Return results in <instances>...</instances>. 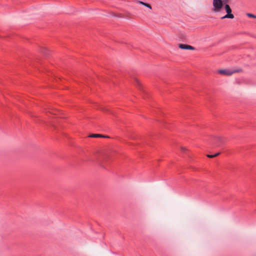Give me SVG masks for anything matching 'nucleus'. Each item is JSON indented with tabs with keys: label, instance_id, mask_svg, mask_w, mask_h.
<instances>
[{
	"label": "nucleus",
	"instance_id": "1",
	"mask_svg": "<svg viewBox=\"0 0 256 256\" xmlns=\"http://www.w3.org/2000/svg\"><path fill=\"white\" fill-rule=\"evenodd\" d=\"M222 6L223 4L222 0H213L214 10V12H219V10L222 8Z\"/></svg>",
	"mask_w": 256,
	"mask_h": 256
},
{
	"label": "nucleus",
	"instance_id": "2",
	"mask_svg": "<svg viewBox=\"0 0 256 256\" xmlns=\"http://www.w3.org/2000/svg\"><path fill=\"white\" fill-rule=\"evenodd\" d=\"M225 11L226 14H225V18H233L234 16L232 14V10L228 4H225Z\"/></svg>",
	"mask_w": 256,
	"mask_h": 256
},
{
	"label": "nucleus",
	"instance_id": "3",
	"mask_svg": "<svg viewBox=\"0 0 256 256\" xmlns=\"http://www.w3.org/2000/svg\"><path fill=\"white\" fill-rule=\"evenodd\" d=\"M240 71L238 69H234L232 70L230 69H225V75L230 76L232 74L236 72H238Z\"/></svg>",
	"mask_w": 256,
	"mask_h": 256
},
{
	"label": "nucleus",
	"instance_id": "4",
	"mask_svg": "<svg viewBox=\"0 0 256 256\" xmlns=\"http://www.w3.org/2000/svg\"><path fill=\"white\" fill-rule=\"evenodd\" d=\"M90 137L96 138H108V136H102L100 134H92L90 136Z\"/></svg>",
	"mask_w": 256,
	"mask_h": 256
},
{
	"label": "nucleus",
	"instance_id": "5",
	"mask_svg": "<svg viewBox=\"0 0 256 256\" xmlns=\"http://www.w3.org/2000/svg\"><path fill=\"white\" fill-rule=\"evenodd\" d=\"M188 46V45L186 44H179V45H178V47L180 48L183 49V50H187Z\"/></svg>",
	"mask_w": 256,
	"mask_h": 256
},
{
	"label": "nucleus",
	"instance_id": "6",
	"mask_svg": "<svg viewBox=\"0 0 256 256\" xmlns=\"http://www.w3.org/2000/svg\"><path fill=\"white\" fill-rule=\"evenodd\" d=\"M140 4H142V5L149 8L150 9H152V6L144 2H142L140 1Z\"/></svg>",
	"mask_w": 256,
	"mask_h": 256
},
{
	"label": "nucleus",
	"instance_id": "7",
	"mask_svg": "<svg viewBox=\"0 0 256 256\" xmlns=\"http://www.w3.org/2000/svg\"><path fill=\"white\" fill-rule=\"evenodd\" d=\"M40 52L46 55L48 54V50L46 48H42Z\"/></svg>",
	"mask_w": 256,
	"mask_h": 256
},
{
	"label": "nucleus",
	"instance_id": "8",
	"mask_svg": "<svg viewBox=\"0 0 256 256\" xmlns=\"http://www.w3.org/2000/svg\"><path fill=\"white\" fill-rule=\"evenodd\" d=\"M219 154H220L219 152H217L214 154H207L206 156H207V157H208L209 158H214V157L218 156Z\"/></svg>",
	"mask_w": 256,
	"mask_h": 256
},
{
	"label": "nucleus",
	"instance_id": "9",
	"mask_svg": "<svg viewBox=\"0 0 256 256\" xmlns=\"http://www.w3.org/2000/svg\"><path fill=\"white\" fill-rule=\"evenodd\" d=\"M246 15H247L248 17L256 18V15H254V14H250V13H248V14H246Z\"/></svg>",
	"mask_w": 256,
	"mask_h": 256
},
{
	"label": "nucleus",
	"instance_id": "10",
	"mask_svg": "<svg viewBox=\"0 0 256 256\" xmlns=\"http://www.w3.org/2000/svg\"><path fill=\"white\" fill-rule=\"evenodd\" d=\"M218 72L222 75H224V69H220L218 70Z\"/></svg>",
	"mask_w": 256,
	"mask_h": 256
},
{
	"label": "nucleus",
	"instance_id": "11",
	"mask_svg": "<svg viewBox=\"0 0 256 256\" xmlns=\"http://www.w3.org/2000/svg\"><path fill=\"white\" fill-rule=\"evenodd\" d=\"M187 50H194V48L191 46L188 45Z\"/></svg>",
	"mask_w": 256,
	"mask_h": 256
},
{
	"label": "nucleus",
	"instance_id": "12",
	"mask_svg": "<svg viewBox=\"0 0 256 256\" xmlns=\"http://www.w3.org/2000/svg\"><path fill=\"white\" fill-rule=\"evenodd\" d=\"M181 150L182 152H185L186 150V148L184 147H182L181 148Z\"/></svg>",
	"mask_w": 256,
	"mask_h": 256
},
{
	"label": "nucleus",
	"instance_id": "13",
	"mask_svg": "<svg viewBox=\"0 0 256 256\" xmlns=\"http://www.w3.org/2000/svg\"><path fill=\"white\" fill-rule=\"evenodd\" d=\"M136 82L138 86H140V84L138 80H136Z\"/></svg>",
	"mask_w": 256,
	"mask_h": 256
},
{
	"label": "nucleus",
	"instance_id": "14",
	"mask_svg": "<svg viewBox=\"0 0 256 256\" xmlns=\"http://www.w3.org/2000/svg\"><path fill=\"white\" fill-rule=\"evenodd\" d=\"M221 19H222V20L224 19V16L221 17Z\"/></svg>",
	"mask_w": 256,
	"mask_h": 256
},
{
	"label": "nucleus",
	"instance_id": "15",
	"mask_svg": "<svg viewBox=\"0 0 256 256\" xmlns=\"http://www.w3.org/2000/svg\"><path fill=\"white\" fill-rule=\"evenodd\" d=\"M225 3L227 2H228V0H224Z\"/></svg>",
	"mask_w": 256,
	"mask_h": 256
}]
</instances>
